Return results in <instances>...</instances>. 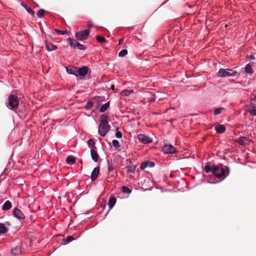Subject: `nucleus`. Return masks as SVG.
I'll return each mask as SVG.
<instances>
[{
    "label": "nucleus",
    "mask_w": 256,
    "mask_h": 256,
    "mask_svg": "<svg viewBox=\"0 0 256 256\" xmlns=\"http://www.w3.org/2000/svg\"><path fill=\"white\" fill-rule=\"evenodd\" d=\"M108 116L106 114H102L100 118V123L98 126V132L102 136L110 131V126L108 124Z\"/></svg>",
    "instance_id": "1"
},
{
    "label": "nucleus",
    "mask_w": 256,
    "mask_h": 256,
    "mask_svg": "<svg viewBox=\"0 0 256 256\" xmlns=\"http://www.w3.org/2000/svg\"><path fill=\"white\" fill-rule=\"evenodd\" d=\"M212 174L218 178L220 179L219 182L223 180L229 174V169L226 168L225 170L222 167L219 166H214L212 168Z\"/></svg>",
    "instance_id": "2"
},
{
    "label": "nucleus",
    "mask_w": 256,
    "mask_h": 256,
    "mask_svg": "<svg viewBox=\"0 0 256 256\" xmlns=\"http://www.w3.org/2000/svg\"><path fill=\"white\" fill-rule=\"evenodd\" d=\"M237 74V72L232 69L230 68H220L218 70V77L224 78V77H230L235 76Z\"/></svg>",
    "instance_id": "3"
},
{
    "label": "nucleus",
    "mask_w": 256,
    "mask_h": 256,
    "mask_svg": "<svg viewBox=\"0 0 256 256\" xmlns=\"http://www.w3.org/2000/svg\"><path fill=\"white\" fill-rule=\"evenodd\" d=\"M19 101L18 96L15 94H10L8 96V105L12 110L18 107Z\"/></svg>",
    "instance_id": "4"
},
{
    "label": "nucleus",
    "mask_w": 256,
    "mask_h": 256,
    "mask_svg": "<svg viewBox=\"0 0 256 256\" xmlns=\"http://www.w3.org/2000/svg\"><path fill=\"white\" fill-rule=\"evenodd\" d=\"M90 34V31L88 30H84L77 32L75 34V37L78 40H86Z\"/></svg>",
    "instance_id": "5"
},
{
    "label": "nucleus",
    "mask_w": 256,
    "mask_h": 256,
    "mask_svg": "<svg viewBox=\"0 0 256 256\" xmlns=\"http://www.w3.org/2000/svg\"><path fill=\"white\" fill-rule=\"evenodd\" d=\"M66 40L70 46L71 47H73L74 48H78L80 50H84L86 48V47L83 44H80L72 38H68Z\"/></svg>",
    "instance_id": "6"
},
{
    "label": "nucleus",
    "mask_w": 256,
    "mask_h": 256,
    "mask_svg": "<svg viewBox=\"0 0 256 256\" xmlns=\"http://www.w3.org/2000/svg\"><path fill=\"white\" fill-rule=\"evenodd\" d=\"M138 139L140 142L143 144H148L152 142V138L144 134H139Z\"/></svg>",
    "instance_id": "7"
},
{
    "label": "nucleus",
    "mask_w": 256,
    "mask_h": 256,
    "mask_svg": "<svg viewBox=\"0 0 256 256\" xmlns=\"http://www.w3.org/2000/svg\"><path fill=\"white\" fill-rule=\"evenodd\" d=\"M162 150L164 153L170 154L176 152V148L173 145H163Z\"/></svg>",
    "instance_id": "8"
},
{
    "label": "nucleus",
    "mask_w": 256,
    "mask_h": 256,
    "mask_svg": "<svg viewBox=\"0 0 256 256\" xmlns=\"http://www.w3.org/2000/svg\"><path fill=\"white\" fill-rule=\"evenodd\" d=\"M13 216L18 219L22 220L24 219L25 218L24 215L22 212L18 208H15L13 212Z\"/></svg>",
    "instance_id": "9"
},
{
    "label": "nucleus",
    "mask_w": 256,
    "mask_h": 256,
    "mask_svg": "<svg viewBox=\"0 0 256 256\" xmlns=\"http://www.w3.org/2000/svg\"><path fill=\"white\" fill-rule=\"evenodd\" d=\"M76 73L78 74V75L84 76H86L88 72V68L86 66H83L82 68H77Z\"/></svg>",
    "instance_id": "10"
},
{
    "label": "nucleus",
    "mask_w": 256,
    "mask_h": 256,
    "mask_svg": "<svg viewBox=\"0 0 256 256\" xmlns=\"http://www.w3.org/2000/svg\"><path fill=\"white\" fill-rule=\"evenodd\" d=\"M154 166V164L152 162L146 161L143 162L141 164L140 168L142 170H144L146 168H152Z\"/></svg>",
    "instance_id": "11"
},
{
    "label": "nucleus",
    "mask_w": 256,
    "mask_h": 256,
    "mask_svg": "<svg viewBox=\"0 0 256 256\" xmlns=\"http://www.w3.org/2000/svg\"><path fill=\"white\" fill-rule=\"evenodd\" d=\"M45 43L46 49L48 52L52 51L57 48V46L56 45L53 44L50 42H48V40H46Z\"/></svg>",
    "instance_id": "12"
},
{
    "label": "nucleus",
    "mask_w": 256,
    "mask_h": 256,
    "mask_svg": "<svg viewBox=\"0 0 256 256\" xmlns=\"http://www.w3.org/2000/svg\"><path fill=\"white\" fill-rule=\"evenodd\" d=\"M66 72L68 74H73L76 76H78V74H76V70L77 68L76 67H73V66H68L66 68Z\"/></svg>",
    "instance_id": "13"
},
{
    "label": "nucleus",
    "mask_w": 256,
    "mask_h": 256,
    "mask_svg": "<svg viewBox=\"0 0 256 256\" xmlns=\"http://www.w3.org/2000/svg\"><path fill=\"white\" fill-rule=\"evenodd\" d=\"M99 174V168L98 167L94 168L91 174V180L94 181L96 180Z\"/></svg>",
    "instance_id": "14"
},
{
    "label": "nucleus",
    "mask_w": 256,
    "mask_h": 256,
    "mask_svg": "<svg viewBox=\"0 0 256 256\" xmlns=\"http://www.w3.org/2000/svg\"><path fill=\"white\" fill-rule=\"evenodd\" d=\"M214 129L216 132L219 134H222L226 130V128L222 124H218L214 128Z\"/></svg>",
    "instance_id": "15"
},
{
    "label": "nucleus",
    "mask_w": 256,
    "mask_h": 256,
    "mask_svg": "<svg viewBox=\"0 0 256 256\" xmlns=\"http://www.w3.org/2000/svg\"><path fill=\"white\" fill-rule=\"evenodd\" d=\"M116 198L114 196H112L110 197L108 202V205L110 209H112L114 207V206L116 204Z\"/></svg>",
    "instance_id": "16"
},
{
    "label": "nucleus",
    "mask_w": 256,
    "mask_h": 256,
    "mask_svg": "<svg viewBox=\"0 0 256 256\" xmlns=\"http://www.w3.org/2000/svg\"><path fill=\"white\" fill-rule=\"evenodd\" d=\"M90 154H91V156H92V160L94 162H97L98 161V153L96 152V150H94L92 149L90 150Z\"/></svg>",
    "instance_id": "17"
},
{
    "label": "nucleus",
    "mask_w": 256,
    "mask_h": 256,
    "mask_svg": "<svg viewBox=\"0 0 256 256\" xmlns=\"http://www.w3.org/2000/svg\"><path fill=\"white\" fill-rule=\"evenodd\" d=\"M76 158L72 156H68L66 158V162L67 164L72 165L74 164Z\"/></svg>",
    "instance_id": "18"
},
{
    "label": "nucleus",
    "mask_w": 256,
    "mask_h": 256,
    "mask_svg": "<svg viewBox=\"0 0 256 256\" xmlns=\"http://www.w3.org/2000/svg\"><path fill=\"white\" fill-rule=\"evenodd\" d=\"M12 208L11 202L9 200H6L2 206V210H10Z\"/></svg>",
    "instance_id": "19"
},
{
    "label": "nucleus",
    "mask_w": 256,
    "mask_h": 256,
    "mask_svg": "<svg viewBox=\"0 0 256 256\" xmlns=\"http://www.w3.org/2000/svg\"><path fill=\"white\" fill-rule=\"evenodd\" d=\"M110 150L111 152L120 151L122 150V145H110Z\"/></svg>",
    "instance_id": "20"
},
{
    "label": "nucleus",
    "mask_w": 256,
    "mask_h": 256,
    "mask_svg": "<svg viewBox=\"0 0 256 256\" xmlns=\"http://www.w3.org/2000/svg\"><path fill=\"white\" fill-rule=\"evenodd\" d=\"M109 106H110V102H106V103H105L104 104H102L100 107L99 110H100V112H104L106 110H107V109L108 108Z\"/></svg>",
    "instance_id": "21"
},
{
    "label": "nucleus",
    "mask_w": 256,
    "mask_h": 256,
    "mask_svg": "<svg viewBox=\"0 0 256 256\" xmlns=\"http://www.w3.org/2000/svg\"><path fill=\"white\" fill-rule=\"evenodd\" d=\"M8 228L3 223H0V234H3L7 232Z\"/></svg>",
    "instance_id": "22"
},
{
    "label": "nucleus",
    "mask_w": 256,
    "mask_h": 256,
    "mask_svg": "<svg viewBox=\"0 0 256 256\" xmlns=\"http://www.w3.org/2000/svg\"><path fill=\"white\" fill-rule=\"evenodd\" d=\"M134 91L133 90H123L121 94L123 96H130L131 94H132L134 93Z\"/></svg>",
    "instance_id": "23"
},
{
    "label": "nucleus",
    "mask_w": 256,
    "mask_h": 256,
    "mask_svg": "<svg viewBox=\"0 0 256 256\" xmlns=\"http://www.w3.org/2000/svg\"><path fill=\"white\" fill-rule=\"evenodd\" d=\"M122 192L124 194H130L132 190L126 186H123L122 188Z\"/></svg>",
    "instance_id": "24"
},
{
    "label": "nucleus",
    "mask_w": 256,
    "mask_h": 256,
    "mask_svg": "<svg viewBox=\"0 0 256 256\" xmlns=\"http://www.w3.org/2000/svg\"><path fill=\"white\" fill-rule=\"evenodd\" d=\"M245 71L247 74H252L253 72L252 70L250 64H247L245 66Z\"/></svg>",
    "instance_id": "25"
},
{
    "label": "nucleus",
    "mask_w": 256,
    "mask_h": 256,
    "mask_svg": "<svg viewBox=\"0 0 256 256\" xmlns=\"http://www.w3.org/2000/svg\"><path fill=\"white\" fill-rule=\"evenodd\" d=\"M126 169L128 172H134L136 170V168L134 166H126Z\"/></svg>",
    "instance_id": "26"
},
{
    "label": "nucleus",
    "mask_w": 256,
    "mask_h": 256,
    "mask_svg": "<svg viewBox=\"0 0 256 256\" xmlns=\"http://www.w3.org/2000/svg\"><path fill=\"white\" fill-rule=\"evenodd\" d=\"M224 110V108L221 107L219 108H217L214 109V115L216 116L218 114H220L222 110Z\"/></svg>",
    "instance_id": "27"
},
{
    "label": "nucleus",
    "mask_w": 256,
    "mask_h": 256,
    "mask_svg": "<svg viewBox=\"0 0 256 256\" xmlns=\"http://www.w3.org/2000/svg\"><path fill=\"white\" fill-rule=\"evenodd\" d=\"M214 168V166H212L210 165L207 164L204 167V171L208 173L210 172H212V168Z\"/></svg>",
    "instance_id": "28"
},
{
    "label": "nucleus",
    "mask_w": 256,
    "mask_h": 256,
    "mask_svg": "<svg viewBox=\"0 0 256 256\" xmlns=\"http://www.w3.org/2000/svg\"><path fill=\"white\" fill-rule=\"evenodd\" d=\"M128 54V50L126 49H124L120 51L118 53V56L120 57L124 56Z\"/></svg>",
    "instance_id": "29"
},
{
    "label": "nucleus",
    "mask_w": 256,
    "mask_h": 256,
    "mask_svg": "<svg viewBox=\"0 0 256 256\" xmlns=\"http://www.w3.org/2000/svg\"><path fill=\"white\" fill-rule=\"evenodd\" d=\"M96 38L97 41L98 42L102 43L106 41L104 38L102 36H97Z\"/></svg>",
    "instance_id": "30"
},
{
    "label": "nucleus",
    "mask_w": 256,
    "mask_h": 256,
    "mask_svg": "<svg viewBox=\"0 0 256 256\" xmlns=\"http://www.w3.org/2000/svg\"><path fill=\"white\" fill-rule=\"evenodd\" d=\"M250 113L252 116H256V108L252 106L249 110Z\"/></svg>",
    "instance_id": "31"
},
{
    "label": "nucleus",
    "mask_w": 256,
    "mask_h": 256,
    "mask_svg": "<svg viewBox=\"0 0 256 256\" xmlns=\"http://www.w3.org/2000/svg\"><path fill=\"white\" fill-rule=\"evenodd\" d=\"M44 13V10L42 9L40 10L37 12V16L38 18H42L43 16Z\"/></svg>",
    "instance_id": "32"
},
{
    "label": "nucleus",
    "mask_w": 256,
    "mask_h": 256,
    "mask_svg": "<svg viewBox=\"0 0 256 256\" xmlns=\"http://www.w3.org/2000/svg\"><path fill=\"white\" fill-rule=\"evenodd\" d=\"M241 142H242V144H244L246 143L247 144L250 142V140H248L246 137H242V138H241Z\"/></svg>",
    "instance_id": "33"
},
{
    "label": "nucleus",
    "mask_w": 256,
    "mask_h": 256,
    "mask_svg": "<svg viewBox=\"0 0 256 256\" xmlns=\"http://www.w3.org/2000/svg\"><path fill=\"white\" fill-rule=\"evenodd\" d=\"M54 30L56 32V34L58 35H64L66 34V32L62 31L61 30H59L58 29H55Z\"/></svg>",
    "instance_id": "34"
},
{
    "label": "nucleus",
    "mask_w": 256,
    "mask_h": 256,
    "mask_svg": "<svg viewBox=\"0 0 256 256\" xmlns=\"http://www.w3.org/2000/svg\"><path fill=\"white\" fill-rule=\"evenodd\" d=\"M19 252H20L19 248L18 247H16L14 249H13L12 250V254L15 256L17 254H18Z\"/></svg>",
    "instance_id": "35"
},
{
    "label": "nucleus",
    "mask_w": 256,
    "mask_h": 256,
    "mask_svg": "<svg viewBox=\"0 0 256 256\" xmlns=\"http://www.w3.org/2000/svg\"><path fill=\"white\" fill-rule=\"evenodd\" d=\"M93 106V103L91 102H87L86 104V109H90Z\"/></svg>",
    "instance_id": "36"
},
{
    "label": "nucleus",
    "mask_w": 256,
    "mask_h": 256,
    "mask_svg": "<svg viewBox=\"0 0 256 256\" xmlns=\"http://www.w3.org/2000/svg\"><path fill=\"white\" fill-rule=\"evenodd\" d=\"M74 240V238L72 236H68L64 240L66 243H69Z\"/></svg>",
    "instance_id": "37"
},
{
    "label": "nucleus",
    "mask_w": 256,
    "mask_h": 256,
    "mask_svg": "<svg viewBox=\"0 0 256 256\" xmlns=\"http://www.w3.org/2000/svg\"><path fill=\"white\" fill-rule=\"evenodd\" d=\"M116 136L118 138H120L122 137V134L120 131H116Z\"/></svg>",
    "instance_id": "38"
},
{
    "label": "nucleus",
    "mask_w": 256,
    "mask_h": 256,
    "mask_svg": "<svg viewBox=\"0 0 256 256\" xmlns=\"http://www.w3.org/2000/svg\"><path fill=\"white\" fill-rule=\"evenodd\" d=\"M26 10L27 12L29 14H31L32 15L34 14V10H32L30 8H26Z\"/></svg>",
    "instance_id": "39"
},
{
    "label": "nucleus",
    "mask_w": 256,
    "mask_h": 256,
    "mask_svg": "<svg viewBox=\"0 0 256 256\" xmlns=\"http://www.w3.org/2000/svg\"><path fill=\"white\" fill-rule=\"evenodd\" d=\"M87 142L88 144H95L92 139H90Z\"/></svg>",
    "instance_id": "40"
},
{
    "label": "nucleus",
    "mask_w": 256,
    "mask_h": 256,
    "mask_svg": "<svg viewBox=\"0 0 256 256\" xmlns=\"http://www.w3.org/2000/svg\"><path fill=\"white\" fill-rule=\"evenodd\" d=\"M88 28H92L93 26L92 22L90 21H89L88 22Z\"/></svg>",
    "instance_id": "41"
},
{
    "label": "nucleus",
    "mask_w": 256,
    "mask_h": 256,
    "mask_svg": "<svg viewBox=\"0 0 256 256\" xmlns=\"http://www.w3.org/2000/svg\"><path fill=\"white\" fill-rule=\"evenodd\" d=\"M112 144H118V142L117 140H113Z\"/></svg>",
    "instance_id": "42"
},
{
    "label": "nucleus",
    "mask_w": 256,
    "mask_h": 256,
    "mask_svg": "<svg viewBox=\"0 0 256 256\" xmlns=\"http://www.w3.org/2000/svg\"><path fill=\"white\" fill-rule=\"evenodd\" d=\"M123 41V38H120L119 40H118V44H120L122 43Z\"/></svg>",
    "instance_id": "43"
},
{
    "label": "nucleus",
    "mask_w": 256,
    "mask_h": 256,
    "mask_svg": "<svg viewBox=\"0 0 256 256\" xmlns=\"http://www.w3.org/2000/svg\"><path fill=\"white\" fill-rule=\"evenodd\" d=\"M250 58H254V56H250Z\"/></svg>",
    "instance_id": "44"
},
{
    "label": "nucleus",
    "mask_w": 256,
    "mask_h": 256,
    "mask_svg": "<svg viewBox=\"0 0 256 256\" xmlns=\"http://www.w3.org/2000/svg\"><path fill=\"white\" fill-rule=\"evenodd\" d=\"M210 182V183H212V184H214V183H216V182Z\"/></svg>",
    "instance_id": "45"
}]
</instances>
